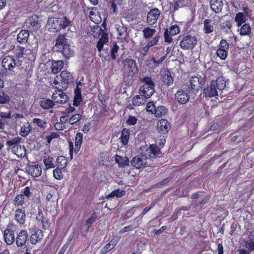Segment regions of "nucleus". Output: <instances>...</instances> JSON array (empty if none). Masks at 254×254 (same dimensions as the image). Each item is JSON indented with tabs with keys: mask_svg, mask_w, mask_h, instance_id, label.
I'll list each match as a JSON object with an SVG mask.
<instances>
[{
	"mask_svg": "<svg viewBox=\"0 0 254 254\" xmlns=\"http://www.w3.org/2000/svg\"><path fill=\"white\" fill-rule=\"evenodd\" d=\"M251 28L248 24H244L240 29L241 35H247L251 32Z\"/></svg>",
	"mask_w": 254,
	"mask_h": 254,
	"instance_id": "obj_50",
	"label": "nucleus"
},
{
	"mask_svg": "<svg viewBox=\"0 0 254 254\" xmlns=\"http://www.w3.org/2000/svg\"><path fill=\"white\" fill-rule=\"evenodd\" d=\"M13 53L17 58L20 59L30 56L31 54V51L20 46H17L14 48Z\"/></svg>",
	"mask_w": 254,
	"mask_h": 254,
	"instance_id": "obj_17",
	"label": "nucleus"
},
{
	"mask_svg": "<svg viewBox=\"0 0 254 254\" xmlns=\"http://www.w3.org/2000/svg\"><path fill=\"white\" fill-rule=\"evenodd\" d=\"M29 36V32L27 30H22L17 35V41L20 44H25L27 42Z\"/></svg>",
	"mask_w": 254,
	"mask_h": 254,
	"instance_id": "obj_28",
	"label": "nucleus"
},
{
	"mask_svg": "<svg viewBox=\"0 0 254 254\" xmlns=\"http://www.w3.org/2000/svg\"><path fill=\"white\" fill-rule=\"evenodd\" d=\"M196 38L190 34L184 35L180 42V47L185 50L192 49L196 44Z\"/></svg>",
	"mask_w": 254,
	"mask_h": 254,
	"instance_id": "obj_5",
	"label": "nucleus"
},
{
	"mask_svg": "<svg viewBox=\"0 0 254 254\" xmlns=\"http://www.w3.org/2000/svg\"><path fill=\"white\" fill-rule=\"evenodd\" d=\"M12 151L18 157H23L26 155V149L23 145L18 144L13 146Z\"/></svg>",
	"mask_w": 254,
	"mask_h": 254,
	"instance_id": "obj_26",
	"label": "nucleus"
},
{
	"mask_svg": "<svg viewBox=\"0 0 254 254\" xmlns=\"http://www.w3.org/2000/svg\"><path fill=\"white\" fill-rule=\"evenodd\" d=\"M119 49V47L116 44H115L111 49V57L114 60L116 57V53H117L118 50Z\"/></svg>",
	"mask_w": 254,
	"mask_h": 254,
	"instance_id": "obj_61",
	"label": "nucleus"
},
{
	"mask_svg": "<svg viewBox=\"0 0 254 254\" xmlns=\"http://www.w3.org/2000/svg\"><path fill=\"white\" fill-rule=\"evenodd\" d=\"M9 96L5 92L0 91V103L5 104L9 101Z\"/></svg>",
	"mask_w": 254,
	"mask_h": 254,
	"instance_id": "obj_53",
	"label": "nucleus"
},
{
	"mask_svg": "<svg viewBox=\"0 0 254 254\" xmlns=\"http://www.w3.org/2000/svg\"><path fill=\"white\" fill-rule=\"evenodd\" d=\"M180 32V27L177 25H174L168 29V33L171 36H175Z\"/></svg>",
	"mask_w": 254,
	"mask_h": 254,
	"instance_id": "obj_51",
	"label": "nucleus"
},
{
	"mask_svg": "<svg viewBox=\"0 0 254 254\" xmlns=\"http://www.w3.org/2000/svg\"><path fill=\"white\" fill-rule=\"evenodd\" d=\"M116 28L118 35V39L121 40H126L127 36V28L124 26L122 23L116 24Z\"/></svg>",
	"mask_w": 254,
	"mask_h": 254,
	"instance_id": "obj_21",
	"label": "nucleus"
},
{
	"mask_svg": "<svg viewBox=\"0 0 254 254\" xmlns=\"http://www.w3.org/2000/svg\"><path fill=\"white\" fill-rule=\"evenodd\" d=\"M185 0H177L175 1L174 4V9L175 10H178L179 8L185 6L186 3Z\"/></svg>",
	"mask_w": 254,
	"mask_h": 254,
	"instance_id": "obj_55",
	"label": "nucleus"
},
{
	"mask_svg": "<svg viewBox=\"0 0 254 254\" xmlns=\"http://www.w3.org/2000/svg\"><path fill=\"white\" fill-rule=\"evenodd\" d=\"M160 152L158 147L155 144L150 145L145 149H142V156L146 160L147 159L154 158Z\"/></svg>",
	"mask_w": 254,
	"mask_h": 254,
	"instance_id": "obj_8",
	"label": "nucleus"
},
{
	"mask_svg": "<svg viewBox=\"0 0 254 254\" xmlns=\"http://www.w3.org/2000/svg\"><path fill=\"white\" fill-rule=\"evenodd\" d=\"M62 89L56 90L53 93L52 99L53 101L57 103H64L67 101L66 95L64 93Z\"/></svg>",
	"mask_w": 254,
	"mask_h": 254,
	"instance_id": "obj_12",
	"label": "nucleus"
},
{
	"mask_svg": "<svg viewBox=\"0 0 254 254\" xmlns=\"http://www.w3.org/2000/svg\"><path fill=\"white\" fill-rule=\"evenodd\" d=\"M245 246L250 251H254V231L250 232L248 240L245 242Z\"/></svg>",
	"mask_w": 254,
	"mask_h": 254,
	"instance_id": "obj_31",
	"label": "nucleus"
},
{
	"mask_svg": "<svg viewBox=\"0 0 254 254\" xmlns=\"http://www.w3.org/2000/svg\"><path fill=\"white\" fill-rule=\"evenodd\" d=\"M43 238V232L40 229H37L33 233L30 239L32 244H36L40 242Z\"/></svg>",
	"mask_w": 254,
	"mask_h": 254,
	"instance_id": "obj_22",
	"label": "nucleus"
},
{
	"mask_svg": "<svg viewBox=\"0 0 254 254\" xmlns=\"http://www.w3.org/2000/svg\"><path fill=\"white\" fill-rule=\"evenodd\" d=\"M64 62L63 61H57L53 62L52 64L51 69L52 71L54 73L59 72L63 67Z\"/></svg>",
	"mask_w": 254,
	"mask_h": 254,
	"instance_id": "obj_37",
	"label": "nucleus"
},
{
	"mask_svg": "<svg viewBox=\"0 0 254 254\" xmlns=\"http://www.w3.org/2000/svg\"><path fill=\"white\" fill-rule=\"evenodd\" d=\"M59 135L58 133L52 132L49 135L46 136V138L48 144H50L52 139L59 137Z\"/></svg>",
	"mask_w": 254,
	"mask_h": 254,
	"instance_id": "obj_60",
	"label": "nucleus"
},
{
	"mask_svg": "<svg viewBox=\"0 0 254 254\" xmlns=\"http://www.w3.org/2000/svg\"><path fill=\"white\" fill-rule=\"evenodd\" d=\"M162 80L164 83L168 86H170L173 84L174 80L173 77L171 76V72L169 71H166L163 77Z\"/></svg>",
	"mask_w": 254,
	"mask_h": 254,
	"instance_id": "obj_46",
	"label": "nucleus"
},
{
	"mask_svg": "<svg viewBox=\"0 0 254 254\" xmlns=\"http://www.w3.org/2000/svg\"><path fill=\"white\" fill-rule=\"evenodd\" d=\"M131 164L135 168L139 169L145 167L147 162L141 155L134 157L131 161Z\"/></svg>",
	"mask_w": 254,
	"mask_h": 254,
	"instance_id": "obj_18",
	"label": "nucleus"
},
{
	"mask_svg": "<svg viewBox=\"0 0 254 254\" xmlns=\"http://www.w3.org/2000/svg\"><path fill=\"white\" fill-rule=\"evenodd\" d=\"M126 193L124 190L116 189L112 191L110 194L106 196L107 199H110L114 197L120 198L123 196Z\"/></svg>",
	"mask_w": 254,
	"mask_h": 254,
	"instance_id": "obj_40",
	"label": "nucleus"
},
{
	"mask_svg": "<svg viewBox=\"0 0 254 254\" xmlns=\"http://www.w3.org/2000/svg\"><path fill=\"white\" fill-rule=\"evenodd\" d=\"M160 36L157 35L155 37H154L152 40L149 41L147 44V45L150 47L151 48L152 47L156 45L158 42L160 38Z\"/></svg>",
	"mask_w": 254,
	"mask_h": 254,
	"instance_id": "obj_56",
	"label": "nucleus"
},
{
	"mask_svg": "<svg viewBox=\"0 0 254 254\" xmlns=\"http://www.w3.org/2000/svg\"><path fill=\"white\" fill-rule=\"evenodd\" d=\"M115 160L116 163L118 164L119 166L122 168H124L129 164V160L127 157H123L117 155L115 157Z\"/></svg>",
	"mask_w": 254,
	"mask_h": 254,
	"instance_id": "obj_36",
	"label": "nucleus"
},
{
	"mask_svg": "<svg viewBox=\"0 0 254 254\" xmlns=\"http://www.w3.org/2000/svg\"><path fill=\"white\" fill-rule=\"evenodd\" d=\"M160 14V11L158 8L151 9L147 14V22L150 25L155 24Z\"/></svg>",
	"mask_w": 254,
	"mask_h": 254,
	"instance_id": "obj_13",
	"label": "nucleus"
},
{
	"mask_svg": "<svg viewBox=\"0 0 254 254\" xmlns=\"http://www.w3.org/2000/svg\"><path fill=\"white\" fill-rule=\"evenodd\" d=\"M82 101L81 94H74L73 99V104L74 106H77L79 105Z\"/></svg>",
	"mask_w": 254,
	"mask_h": 254,
	"instance_id": "obj_58",
	"label": "nucleus"
},
{
	"mask_svg": "<svg viewBox=\"0 0 254 254\" xmlns=\"http://www.w3.org/2000/svg\"><path fill=\"white\" fill-rule=\"evenodd\" d=\"M89 18L95 23H99L101 21V18L99 13L96 8H93L90 11Z\"/></svg>",
	"mask_w": 254,
	"mask_h": 254,
	"instance_id": "obj_29",
	"label": "nucleus"
},
{
	"mask_svg": "<svg viewBox=\"0 0 254 254\" xmlns=\"http://www.w3.org/2000/svg\"><path fill=\"white\" fill-rule=\"evenodd\" d=\"M57 167L63 169L65 167L67 164V159L64 156H59L57 159Z\"/></svg>",
	"mask_w": 254,
	"mask_h": 254,
	"instance_id": "obj_48",
	"label": "nucleus"
},
{
	"mask_svg": "<svg viewBox=\"0 0 254 254\" xmlns=\"http://www.w3.org/2000/svg\"><path fill=\"white\" fill-rule=\"evenodd\" d=\"M226 81L223 77H218L215 81H212L210 85L204 89L206 96L212 97L222 93L226 87Z\"/></svg>",
	"mask_w": 254,
	"mask_h": 254,
	"instance_id": "obj_1",
	"label": "nucleus"
},
{
	"mask_svg": "<svg viewBox=\"0 0 254 254\" xmlns=\"http://www.w3.org/2000/svg\"><path fill=\"white\" fill-rule=\"evenodd\" d=\"M60 77H57V79L55 78L54 80L51 81V84L53 86H55L56 88L59 89H62L60 86Z\"/></svg>",
	"mask_w": 254,
	"mask_h": 254,
	"instance_id": "obj_57",
	"label": "nucleus"
},
{
	"mask_svg": "<svg viewBox=\"0 0 254 254\" xmlns=\"http://www.w3.org/2000/svg\"><path fill=\"white\" fill-rule=\"evenodd\" d=\"M248 17L242 12H238L235 17V21L237 23L238 27H240L243 23H245L248 19Z\"/></svg>",
	"mask_w": 254,
	"mask_h": 254,
	"instance_id": "obj_32",
	"label": "nucleus"
},
{
	"mask_svg": "<svg viewBox=\"0 0 254 254\" xmlns=\"http://www.w3.org/2000/svg\"><path fill=\"white\" fill-rule=\"evenodd\" d=\"M31 130V127L30 124L28 122H25L21 127L19 133L22 136L25 137L30 133Z\"/></svg>",
	"mask_w": 254,
	"mask_h": 254,
	"instance_id": "obj_38",
	"label": "nucleus"
},
{
	"mask_svg": "<svg viewBox=\"0 0 254 254\" xmlns=\"http://www.w3.org/2000/svg\"><path fill=\"white\" fill-rule=\"evenodd\" d=\"M43 162L46 169L54 168L55 167L54 163V159L52 157L48 156L44 157Z\"/></svg>",
	"mask_w": 254,
	"mask_h": 254,
	"instance_id": "obj_45",
	"label": "nucleus"
},
{
	"mask_svg": "<svg viewBox=\"0 0 254 254\" xmlns=\"http://www.w3.org/2000/svg\"><path fill=\"white\" fill-rule=\"evenodd\" d=\"M40 104L41 107L44 109L52 108L55 105L54 101L47 99H43L41 100Z\"/></svg>",
	"mask_w": 254,
	"mask_h": 254,
	"instance_id": "obj_41",
	"label": "nucleus"
},
{
	"mask_svg": "<svg viewBox=\"0 0 254 254\" xmlns=\"http://www.w3.org/2000/svg\"><path fill=\"white\" fill-rule=\"evenodd\" d=\"M70 24V21L66 17L60 18L52 17L48 19L46 27L50 32H57Z\"/></svg>",
	"mask_w": 254,
	"mask_h": 254,
	"instance_id": "obj_2",
	"label": "nucleus"
},
{
	"mask_svg": "<svg viewBox=\"0 0 254 254\" xmlns=\"http://www.w3.org/2000/svg\"><path fill=\"white\" fill-rule=\"evenodd\" d=\"M201 79L200 77L192 76L190 80L191 88L194 90H198L201 88Z\"/></svg>",
	"mask_w": 254,
	"mask_h": 254,
	"instance_id": "obj_27",
	"label": "nucleus"
},
{
	"mask_svg": "<svg viewBox=\"0 0 254 254\" xmlns=\"http://www.w3.org/2000/svg\"><path fill=\"white\" fill-rule=\"evenodd\" d=\"M172 36H171L169 34L168 29H166L164 32L165 42L168 43H171L173 41V39L172 38Z\"/></svg>",
	"mask_w": 254,
	"mask_h": 254,
	"instance_id": "obj_62",
	"label": "nucleus"
},
{
	"mask_svg": "<svg viewBox=\"0 0 254 254\" xmlns=\"http://www.w3.org/2000/svg\"><path fill=\"white\" fill-rule=\"evenodd\" d=\"M223 6V4L222 0H211L210 1L211 8L215 13L220 12Z\"/></svg>",
	"mask_w": 254,
	"mask_h": 254,
	"instance_id": "obj_23",
	"label": "nucleus"
},
{
	"mask_svg": "<svg viewBox=\"0 0 254 254\" xmlns=\"http://www.w3.org/2000/svg\"><path fill=\"white\" fill-rule=\"evenodd\" d=\"M229 45L226 40L222 39L216 51L217 57L221 60H225L228 56Z\"/></svg>",
	"mask_w": 254,
	"mask_h": 254,
	"instance_id": "obj_9",
	"label": "nucleus"
},
{
	"mask_svg": "<svg viewBox=\"0 0 254 254\" xmlns=\"http://www.w3.org/2000/svg\"><path fill=\"white\" fill-rule=\"evenodd\" d=\"M175 98L176 101L182 104L187 103L190 98L189 93L183 90L177 91L175 95Z\"/></svg>",
	"mask_w": 254,
	"mask_h": 254,
	"instance_id": "obj_14",
	"label": "nucleus"
},
{
	"mask_svg": "<svg viewBox=\"0 0 254 254\" xmlns=\"http://www.w3.org/2000/svg\"><path fill=\"white\" fill-rule=\"evenodd\" d=\"M96 220V216L93 214H92L90 217L86 221V225H87V228H89L91 225Z\"/></svg>",
	"mask_w": 254,
	"mask_h": 254,
	"instance_id": "obj_64",
	"label": "nucleus"
},
{
	"mask_svg": "<svg viewBox=\"0 0 254 254\" xmlns=\"http://www.w3.org/2000/svg\"><path fill=\"white\" fill-rule=\"evenodd\" d=\"M28 239V233L26 230H21L17 234L16 239V245L20 247L25 245Z\"/></svg>",
	"mask_w": 254,
	"mask_h": 254,
	"instance_id": "obj_16",
	"label": "nucleus"
},
{
	"mask_svg": "<svg viewBox=\"0 0 254 254\" xmlns=\"http://www.w3.org/2000/svg\"><path fill=\"white\" fill-rule=\"evenodd\" d=\"M53 173L54 177L56 179L60 180L63 179V174L61 168L57 167L56 169L53 170Z\"/></svg>",
	"mask_w": 254,
	"mask_h": 254,
	"instance_id": "obj_54",
	"label": "nucleus"
},
{
	"mask_svg": "<svg viewBox=\"0 0 254 254\" xmlns=\"http://www.w3.org/2000/svg\"><path fill=\"white\" fill-rule=\"evenodd\" d=\"M118 241L117 239H112L109 243L106 244L102 249L101 252L103 254H105L112 250L117 244Z\"/></svg>",
	"mask_w": 254,
	"mask_h": 254,
	"instance_id": "obj_34",
	"label": "nucleus"
},
{
	"mask_svg": "<svg viewBox=\"0 0 254 254\" xmlns=\"http://www.w3.org/2000/svg\"><path fill=\"white\" fill-rule=\"evenodd\" d=\"M60 77L61 89L65 90L69 83L72 82L73 76L70 72L67 71H63L61 72Z\"/></svg>",
	"mask_w": 254,
	"mask_h": 254,
	"instance_id": "obj_10",
	"label": "nucleus"
},
{
	"mask_svg": "<svg viewBox=\"0 0 254 254\" xmlns=\"http://www.w3.org/2000/svg\"><path fill=\"white\" fill-rule=\"evenodd\" d=\"M211 22L212 20L210 19H206L204 20L203 22V30L205 33L209 34L214 31V28L213 26L211 24Z\"/></svg>",
	"mask_w": 254,
	"mask_h": 254,
	"instance_id": "obj_39",
	"label": "nucleus"
},
{
	"mask_svg": "<svg viewBox=\"0 0 254 254\" xmlns=\"http://www.w3.org/2000/svg\"><path fill=\"white\" fill-rule=\"evenodd\" d=\"M137 119L132 116H129L128 118L127 119L126 122L128 125L133 126L135 125L137 123Z\"/></svg>",
	"mask_w": 254,
	"mask_h": 254,
	"instance_id": "obj_59",
	"label": "nucleus"
},
{
	"mask_svg": "<svg viewBox=\"0 0 254 254\" xmlns=\"http://www.w3.org/2000/svg\"><path fill=\"white\" fill-rule=\"evenodd\" d=\"M14 218L17 223L23 224L25 222L26 214L25 211L21 209L15 211Z\"/></svg>",
	"mask_w": 254,
	"mask_h": 254,
	"instance_id": "obj_25",
	"label": "nucleus"
},
{
	"mask_svg": "<svg viewBox=\"0 0 254 254\" xmlns=\"http://www.w3.org/2000/svg\"><path fill=\"white\" fill-rule=\"evenodd\" d=\"M62 52L63 56L66 59H69L74 55L73 50L70 47L68 44H65L62 47Z\"/></svg>",
	"mask_w": 254,
	"mask_h": 254,
	"instance_id": "obj_35",
	"label": "nucleus"
},
{
	"mask_svg": "<svg viewBox=\"0 0 254 254\" xmlns=\"http://www.w3.org/2000/svg\"><path fill=\"white\" fill-rule=\"evenodd\" d=\"M130 133L128 129L124 128L122 131L121 136L120 137L121 140L124 145L127 144Z\"/></svg>",
	"mask_w": 254,
	"mask_h": 254,
	"instance_id": "obj_43",
	"label": "nucleus"
},
{
	"mask_svg": "<svg viewBox=\"0 0 254 254\" xmlns=\"http://www.w3.org/2000/svg\"><path fill=\"white\" fill-rule=\"evenodd\" d=\"M16 230V226L12 223H9L3 233L4 242L10 245L15 241L14 232Z\"/></svg>",
	"mask_w": 254,
	"mask_h": 254,
	"instance_id": "obj_6",
	"label": "nucleus"
},
{
	"mask_svg": "<svg viewBox=\"0 0 254 254\" xmlns=\"http://www.w3.org/2000/svg\"><path fill=\"white\" fill-rule=\"evenodd\" d=\"M124 64L129 74H133L138 72V68L134 60L127 59L124 61Z\"/></svg>",
	"mask_w": 254,
	"mask_h": 254,
	"instance_id": "obj_11",
	"label": "nucleus"
},
{
	"mask_svg": "<svg viewBox=\"0 0 254 254\" xmlns=\"http://www.w3.org/2000/svg\"><path fill=\"white\" fill-rule=\"evenodd\" d=\"M148 97H144L142 94L139 93V95L135 96L132 99V104L135 106H139L144 104L146 102Z\"/></svg>",
	"mask_w": 254,
	"mask_h": 254,
	"instance_id": "obj_30",
	"label": "nucleus"
},
{
	"mask_svg": "<svg viewBox=\"0 0 254 254\" xmlns=\"http://www.w3.org/2000/svg\"><path fill=\"white\" fill-rule=\"evenodd\" d=\"M156 30L148 26L145 27L143 31V37L145 39H148L151 37L156 32Z\"/></svg>",
	"mask_w": 254,
	"mask_h": 254,
	"instance_id": "obj_44",
	"label": "nucleus"
},
{
	"mask_svg": "<svg viewBox=\"0 0 254 254\" xmlns=\"http://www.w3.org/2000/svg\"><path fill=\"white\" fill-rule=\"evenodd\" d=\"M28 200L27 198H26V196L24 195H22V194H20L17 195L15 199H14V203L15 205L18 206L22 205L25 202H26Z\"/></svg>",
	"mask_w": 254,
	"mask_h": 254,
	"instance_id": "obj_47",
	"label": "nucleus"
},
{
	"mask_svg": "<svg viewBox=\"0 0 254 254\" xmlns=\"http://www.w3.org/2000/svg\"><path fill=\"white\" fill-rule=\"evenodd\" d=\"M21 193L22 194V195H24L27 199H28L31 194V192L28 187H26L22 190L21 191Z\"/></svg>",
	"mask_w": 254,
	"mask_h": 254,
	"instance_id": "obj_63",
	"label": "nucleus"
},
{
	"mask_svg": "<svg viewBox=\"0 0 254 254\" xmlns=\"http://www.w3.org/2000/svg\"><path fill=\"white\" fill-rule=\"evenodd\" d=\"M11 112H0V129H3L4 126L7 124V120L10 119Z\"/></svg>",
	"mask_w": 254,
	"mask_h": 254,
	"instance_id": "obj_24",
	"label": "nucleus"
},
{
	"mask_svg": "<svg viewBox=\"0 0 254 254\" xmlns=\"http://www.w3.org/2000/svg\"><path fill=\"white\" fill-rule=\"evenodd\" d=\"M1 64L3 68L9 70H12L16 64L15 60L9 56L3 58Z\"/></svg>",
	"mask_w": 254,
	"mask_h": 254,
	"instance_id": "obj_15",
	"label": "nucleus"
},
{
	"mask_svg": "<svg viewBox=\"0 0 254 254\" xmlns=\"http://www.w3.org/2000/svg\"><path fill=\"white\" fill-rule=\"evenodd\" d=\"M93 33L96 32L97 33H99L100 35H101V36L97 43V47L98 51L101 53L102 51H105V53L108 51V49L107 47H106L108 42V34L103 31L101 28L99 27H96L94 28V30L93 31Z\"/></svg>",
	"mask_w": 254,
	"mask_h": 254,
	"instance_id": "obj_4",
	"label": "nucleus"
},
{
	"mask_svg": "<svg viewBox=\"0 0 254 254\" xmlns=\"http://www.w3.org/2000/svg\"><path fill=\"white\" fill-rule=\"evenodd\" d=\"M83 134L81 132L76 133L75 140V146H73V143L69 142V149L70 158H73V153H77L80 149L82 143Z\"/></svg>",
	"mask_w": 254,
	"mask_h": 254,
	"instance_id": "obj_7",
	"label": "nucleus"
},
{
	"mask_svg": "<svg viewBox=\"0 0 254 254\" xmlns=\"http://www.w3.org/2000/svg\"><path fill=\"white\" fill-rule=\"evenodd\" d=\"M81 114H76L73 115L71 117L69 118L68 124L70 125H73L74 124L79 121L81 119Z\"/></svg>",
	"mask_w": 254,
	"mask_h": 254,
	"instance_id": "obj_52",
	"label": "nucleus"
},
{
	"mask_svg": "<svg viewBox=\"0 0 254 254\" xmlns=\"http://www.w3.org/2000/svg\"><path fill=\"white\" fill-rule=\"evenodd\" d=\"M157 128L159 132L165 133L171 128V125L167 120L162 119L158 122Z\"/></svg>",
	"mask_w": 254,
	"mask_h": 254,
	"instance_id": "obj_20",
	"label": "nucleus"
},
{
	"mask_svg": "<svg viewBox=\"0 0 254 254\" xmlns=\"http://www.w3.org/2000/svg\"><path fill=\"white\" fill-rule=\"evenodd\" d=\"M65 44H67L66 43V39L64 35H61L58 37L57 39L56 46L58 48L61 49V46L64 47Z\"/></svg>",
	"mask_w": 254,
	"mask_h": 254,
	"instance_id": "obj_49",
	"label": "nucleus"
},
{
	"mask_svg": "<svg viewBox=\"0 0 254 254\" xmlns=\"http://www.w3.org/2000/svg\"><path fill=\"white\" fill-rule=\"evenodd\" d=\"M143 83L139 89V93L149 98L155 92V84L151 77L145 76L140 79Z\"/></svg>",
	"mask_w": 254,
	"mask_h": 254,
	"instance_id": "obj_3",
	"label": "nucleus"
},
{
	"mask_svg": "<svg viewBox=\"0 0 254 254\" xmlns=\"http://www.w3.org/2000/svg\"><path fill=\"white\" fill-rule=\"evenodd\" d=\"M33 124L41 129H45L48 126V123L45 119L34 118L32 120Z\"/></svg>",
	"mask_w": 254,
	"mask_h": 254,
	"instance_id": "obj_33",
	"label": "nucleus"
},
{
	"mask_svg": "<svg viewBox=\"0 0 254 254\" xmlns=\"http://www.w3.org/2000/svg\"><path fill=\"white\" fill-rule=\"evenodd\" d=\"M26 171L33 177H38L42 173V168L39 165H30L26 167Z\"/></svg>",
	"mask_w": 254,
	"mask_h": 254,
	"instance_id": "obj_19",
	"label": "nucleus"
},
{
	"mask_svg": "<svg viewBox=\"0 0 254 254\" xmlns=\"http://www.w3.org/2000/svg\"><path fill=\"white\" fill-rule=\"evenodd\" d=\"M167 113V109L164 106H158L155 107L153 113L156 117H161L164 116Z\"/></svg>",
	"mask_w": 254,
	"mask_h": 254,
	"instance_id": "obj_42",
	"label": "nucleus"
}]
</instances>
